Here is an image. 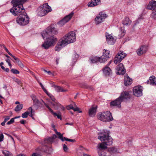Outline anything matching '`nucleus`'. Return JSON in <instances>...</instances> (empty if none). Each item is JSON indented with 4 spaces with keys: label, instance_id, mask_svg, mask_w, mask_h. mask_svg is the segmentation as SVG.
Returning a JSON list of instances; mask_svg holds the SVG:
<instances>
[{
    "label": "nucleus",
    "instance_id": "obj_27",
    "mask_svg": "<svg viewBox=\"0 0 156 156\" xmlns=\"http://www.w3.org/2000/svg\"><path fill=\"white\" fill-rule=\"evenodd\" d=\"M56 91L57 92H65L66 91V90L63 89L62 87L59 86L54 85Z\"/></svg>",
    "mask_w": 156,
    "mask_h": 156
},
{
    "label": "nucleus",
    "instance_id": "obj_2",
    "mask_svg": "<svg viewBox=\"0 0 156 156\" xmlns=\"http://www.w3.org/2000/svg\"><path fill=\"white\" fill-rule=\"evenodd\" d=\"M58 33L57 30L53 26L48 27L46 30L43 31L41 35L43 39L46 38L47 40L42 44V47L48 49L50 47L54 46L57 41L54 35L57 34Z\"/></svg>",
    "mask_w": 156,
    "mask_h": 156
},
{
    "label": "nucleus",
    "instance_id": "obj_45",
    "mask_svg": "<svg viewBox=\"0 0 156 156\" xmlns=\"http://www.w3.org/2000/svg\"><path fill=\"white\" fill-rule=\"evenodd\" d=\"M63 147L64 151L66 152H67L68 150V148L66 144H64L63 145Z\"/></svg>",
    "mask_w": 156,
    "mask_h": 156
},
{
    "label": "nucleus",
    "instance_id": "obj_12",
    "mask_svg": "<svg viewBox=\"0 0 156 156\" xmlns=\"http://www.w3.org/2000/svg\"><path fill=\"white\" fill-rule=\"evenodd\" d=\"M105 36L106 41L108 44L110 45L114 44L116 40L115 38L108 33H106Z\"/></svg>",
    "mask_w": 156,
    "mask_h": 156
},
{
    "label": "nucleus",
    "instance_id": "obj_42",
    "mask_svg": "<svg viewBox=\"0 0 156 156\" xmlns=\"http://www.w3.org/2000/svg\"><path fill=\"white\" fill-rule=\"evenodd\" d=\"M2 153L5 156H8L9 155V152L5 150L2 151Z\"/></svg>",
    "mask_w": 156,
    "mask_h": 156
},
{
    "label": "nucleus",
    "instance_id": "obj_61",
    "mask_svg": "<svg viewBox=\"0 0 156 156\" xmlns=\"http://www.w3.org/2000/svg\"><path fill=\"white\" fill-rule=\"evenodd\" d=\"M3 70H4L5 71H6L7 72H9V69H8V68H6L5 69H5H3Z\"/></svg>",
    "mask_w": 156,
    "mask_h": 156
},
{
    "label": "nucleus",
    "instance_id": "obj_56",
    "mask_svg": "<svg viewBox=\"0 0 156 156\" xmlns=\"http://www.w3.org/2000/svg\"><path fill=\"white\" fill-rule=\"evenodd\" d=\"M39 156V154L37 153H33L32 156Z\"/></svg>",
    "mask_w": 156,
    "mask_h": 156
},
{
    "label": "nucleus",
    "instance_id": "obj_4",
    "mask_svg": "<svg viewBox=\"0 0 156 156\" xmlns=\"http://www.w3.org/2000/svg\"><path fill=\"white\" fill-rule=\"evenodd\" d=\"M76 34L74 32L71 31L66 34L62 39L59 40L55 48V51H59L68 44L76 41Z\"/></svg>",
    "mask_w": 156,
    "mask_h": 156
},
{
    "label": "nucleus",
    "instance_id": "obj_40",
    "mask_svg": "<svg viewBox=\"0 0 156 156\" xmlns=\"http://www.w3.org/2000/svg\"><path fill=\"white\" fill-rule=\"evenodd\" d=\"M44 105H45L48 108L49 111L51 113L53 112V110L49 107V106L46 103H44Z\"/></svg>",
    "mask_w": 156,
    "mask_h": 156
},
{
    "label": "nucleus",
    "instance_id": "obj_16",
    "mask_svg": "<svg viewBox=\"0 0 156 156\" xmlns=\"http://www.w3.org/2000/svg\"><path fill=\"white\" fill-rule=\"evenodd\" d=\"M130 97L129 93L127 91H123L122 92L119 98L122 99V101H123L125 99H127L129 98Z\"/></svg>",
    "mask_w": 156,
    "mask_h": 156
},
{
    "label": "nucleus",
    "instance_id": "obj_34",
    "mask_svg": "<svg viewBox=\"0 0 156 156\" xmlns=\"http://www.w3.org/2000/svg\"><path fill=\"white\" fill-rule=\"evenodd\" d=\"M151 17L154 20H156V10L152 12L151 14Z\"/></svg>",
    "mask_w": 156,
    "mask_h": 156
},
{
    "label": "nucleus",
    "instance_id": "obj_60",
    "mask_svg": "<svg viewBox=\"0 0 156 156\" xmlns=\"http://www.w3.org/2000/svg\"><path fill=\"white\" fill-rule=\"evenodd\" d=\"M51 137L53 138V140H54L56 137H57V136L55 135L54 134Z\"/></svg>",
    "mask_w": 156,
    "mask_h": 156
},
{
    "label": "nucleus",
    "instance_id": "obj_38",
    "mask_svg": "<svg viewBox=\"0 0 156 156\" xmlns=\"http://www.w3.org/2000/svg\"><path fill=\"white\" fill-rule=\"evenodd\" d=\"M14 80L19 85H21L22 83L21 81L20 80L16 78H14Z\"/></svg>",
    "mask_w": 156,
    "mask_h": 156
},
{
    "label": "nucleus",
    "instance_id": "obj_53",
    "mask_svg": "<svg viewBox=\"0 0 156 156\" xmlns=\"http://www.w3.org/2000/svg\"><path fill=\"white\" fill-rule=\"evenodd\" d=\"M50 98H51V100L53 101H54V103L55 101V99L54 97L52 96V95L50 97Z\"/></svg>",
    "mask_w": 156,
    "mask_h": 156
},
{
    "label": "nucleus",
    "instance_id": "obj_41",
    "mask_svg": "<svg viewBox=\"0 0 156 156\" xmlns=\"http://www.w3.org/2000/svg\"><path fill=\"white\" fill-rule=\"evenodd\" d=\"M44 105H45L48 108L49 111L51 113L53 112V110L49 107V106L46 103H44Z\"/></svg>",
    "mask_w": 156,
    "mask_h": 156
},
{
    "label": "nucleus",
    "instance_id": "obj_21",
    "mask_svg": "<svg viewBox=\"0 0 156 156\" xmlns=\"http://www.w3.org/2000/svg\"><path fill=\"white\" fill-rule=\"evenodd\" d=\"M132 23V21L127 17H125L122 21V23L123 25L129 26Z\"/></svg>",
    "mask_w": 156,
    "mask_h": 156
},
{
    "label": "nucleus",
    "instance_id": "obj_23",
    "mask_svg": "<svg viewBox=\"0 0 156 156\" xmlns=\"http://www.w3.org/2000/svg\"><path fill=\"white\" fill-rule=\"evenodd\" d=\"M109 53L110 51L108 50H107L105 49L103 50V54L101 57H102L104 55V57H103V58L105 60V62L107 61L108 58L110 57L111 55Z\"/></svg>",
    "mask_w": 156,
    "mask_h": 156
},
{
    "label": "nucleus",
    "instance_id": "obj_5",
    "mask_svg": "<svg viewBox=\"0 0 156 156\" xmlns=\"http://www.w3.org/2000/svg\"><path fill=\"white\" fill-rule=\"evenodd\" d=\"M99 119L104 122H109L113 120L112 113L109 111H105L98 114Z\"/></svg>",
    "mask_w": 156,
    "mask_h": 156
},
{
    "label": "nucleus",
    "instance_id": "obj_52",
    "mask_svg": "<svg viewBox=\"0 0 156 156\" xmlns=\"http://www.w3.org/2000/svg\"><path fill=\"white\" fill-rule=\"evenodd\" d=\"M74 58H73L74 59V60L75 61V60H76L75 61H76L77 59V58L78 57V54H76L74 55Z\"/></svg>",
    "mask_w": 156,
    "mask_h": 156
},
{
    "label": "nucleus",
    "instance_id": "obj_15",
    "mask_svg": "<svg viewBox=\"0 0 156 156\" xmlns=\"http://www.w3.org/2000/svg\"><path fill=\"white\" fill-rule=\"evenodd\" d=\"M147 50V47L146 46L143 45L141 46L140 48L138 49L136 51V53L139 56H140L145 53Z\"/></svg>",
    "mask_w": 156,
    "mask_h": 156
},
{
    "label": "nucleus",
    "instance_id": "obj_8",
    "mask_svg": "<svg viewBox=\"0 0 156 156\" xmlns=\"http://www.w3.org/2000/svg\"><path fill=\"white\" fill-rule=\"evenodd\" d=\"M126 54L123 51H119L116 55L114 60V63L116 64L120 62L126 56Z\"/></svg>",
    "mask_w": 156,
    "mask_h": 156
},
{
    "label": "nucleus",
    "instance_id": "obj_10",
    "mask_svg": "<svg viewBox=\"0 0 156 156\" xmlns=\"http://www.w3.org/2000/svg\"><path fill=\"white\" fill-rule=\"evenodd\" d=\"M73 14V12H71L69 14L66 16L63 19L60 21L58 23L61 26L64 25L71 19Z\"/></svg>",
    "mask_w": 156,
    "mask_h": 156
},
{
    "label": "nucleus",
    "instance_id": "obj_6",
    "mask_svg": "<svg viewBox=\"0 0 156 156\" xmlns=\"http://www.w3.org/2000/svg\"><path fill=\"white\" fill-rule=\"evenodd\" d=\"M52 10L51 7L48 3H45L40 6L37 9V14L40 16L46 15Z\"/></svg>",
    "mask_w": 156,
    "mask_h": 156
},
{
    "label": "nucleus",
    "instance_id": "obj_32",
    "mask_svg": "<svg viewBox=\"0 0 156 156\" xmlns=\"http://www.w3.org/2000/svg\"><path fill=\"white\" fill-rule=\"evenodd\" d=\"M53 138L51 137H49L47 139H46L44 141V143H51V142H53Z\"/></svg>",
    "mask_w": 156,
    "mask_h": 156
},
{
    "label": "nucleus",
    "instance_id": "obj_54",
    "mask_svg": "<svg viewBox=\"0 0 156 156\" xmlns=\"http://www.w3.org/2000/svg\"><path fill=\"white\" fill-rule=\"evenodd\" d=\"M3 62H1L0 63V66L2 69H5V68L4 66H3Z\"/></svg>",
    "mask_w": 156,
    "mask_h": 156
},
{
    "label": "nucleus",
    "instance_id": "obj_22",
    "mask_svg": "<svg viewBox=\"0 0 156 156\" xmlns=\"http://www.w3.org/2000/svg\"><path fill=\"white\" fill-rule=\"evenodd\" d=\"M132 82V80L129 77L128 75H126L125 76L124 83L126 86H127L131 85Z\"/></svg>",
    "mask_w": 156,
    "mask_h": 156
},
{
    "label": "nucleus",
    "instance_id": "obj_33",
    "mask_svg": "<svg viewBox=\"0 0 156 156\" xmlns=\"http://www.w3.org/2000/svg\"><path fill=\"white\" fill-rule=\"evenodd\" d=\"M57 135L58 136V138L61 139L62 141H65V139H66V137H63V135L62 134L58 132L57 133Z\"/></svg>",
    "mask_w": 156,
    "mask_h": 156
},
{
    "label": "nucleus",
    "instance_id": "obj_29",
    "mask_svg": "<svg viewBox=\"0 0 156 156\" xmlns=\"http://www.w3.org/2000/svg\"><path fill=\"white\" fill-rule=\"evenodd\" d=\"M58 113L54 112L53 111V112H52L51 114H52L54 116H57L58 119H60V120L62 119L61 112H58Z\"/></svg>",
    "mask_w": 156,
    "mask_h": 156
},
{
    "label": "nucleus",
    "instance_id": "obj_19",
    "mask_svg": "<svg viewBox=\"0 0 156 156\" xmlns=\"http://www.w3.org/2000/svg\"><path fill=\"white\" fill-rule=\"evenodd\" d=\"M100 3V0H92L88 3L87 5L88 7H92L99 5Z\"/></svg>",
    "mask_w": 156,
    "mask_h": 156
},
{
    "label": "nucleus",
    "instance_id": "obj_36",
    "mask_svg": "<svg viewBox=\"0 0 156 156\" xmlns=\"http://www.w3.org/2000/svg\"><path fill=\"white\" fill-rule=\"evenodd\" d=\"M11 71L14 74H17L20 73V72L16 69H11Z\"/></svg>",
    "mask_w": 156,
    "mask_h": 156
},
{
    "label": "nucleus",
    "instance_id": "obj_58",
    "mask_svg": "<svg viewBox=\"0 0 156 156\" xmlns=\"http://www.w3.org/2000/svg\"><path fill=\"white\" fill-rule=\"evenodd\" d=\"M28 110L30 112H32L33 111V110L31 107L29 108L28 109Z\"/></svg>",
    "mask_w": 156,
    "mask_h": 156
},
{
    "label": "nucleus",
    "instance_id": "obj_50",
    "mask_svg": "<svg viewBox=\"0 0 156 156\" xmlns=\"http://www.w3.org/2000/svg\"><path fill=\"white\" fill-rule=\"evenodd\" d=\"M4 136L2 133L0 135V142L2 141L3 140Z\"/></svg>",
    "mask_w": 156,
    "mask_h": 156
},
{
    "label": "nucleus",
    "instance_id": "obj_55",
    "mask_svg": "<svg viewBox=\"0 0 156 156\" xmlns=\"http://www.w3.org/2000/svg\"><path fill=\"white\" fill-rule=\"evenodd\" d=\"M3 48L5 49V51H6V52L8 53L9 55V53H11L9 51V50H8V49L6 48L5 46H3Z\"/></svg>",
    "mask_w": 156,
    "mask_h": 156
},
{
    "label": "nucleus",
    "instance_id": "obj_13",
    "mask_svg": "<svg viewBox=\"0 0 156 156\" xmlns=\"http://www.w3.org/2000/svg\"><path fill=\"white\" fill-rule=\"evenodd\" d=\"M122 102V99L119 97L115 100L112 101L110 103V105L111 107L120 108H121V103Z\"/></svg>",
    "mask_w": 156,
    "mask_h": 156
},
{
    "label": "nucleus",
    "instance_id": "obj_57",
    "mask_svg": "<svg viewBox=\"0 0 156 156\" xmlns=\"http://www.w3.org/2000/svg\"><path fill=\"white\" fill-rule=\"evenodd\" d=\"M26 121L24 120H21L20 121V123L22 124H24Z\"/></svg>",
    "mask_w": 156,
    "mask_h": 156
},
{
    "label": "nucleus",
    "instance_id": "obj_62",
    "mask_svg": "<svg viewBox=\"0 0 156 156\" xmlns=\"http://www.w3.org/2000/svg\"><path fill=\"white\" fill-rule=\"evenodd\" d=\"M44 71L45 72H47L48 73V74H49V75H51V72L50 71H47L46 70H45V69H44Z\"/></svg>",
    "mask_w": 156,
    "mask_h": 156
},
{
    "label": "nucleus",
    "instance_id": "obj_3",
    "mask_svg": "<svg viewBox=\"0 0 156 156\" xmlns=\"http://www.w3.org/2000/svg\"><path fill=\"white\" fill-rule=\"evenodd\" d=\"M110 132L106 129H103L98 133V138L103 143L99 144L97 146L98 150H102L106 149L107 145H110L112 143V139L109 136Z\"/></svg>",
    "mask_w": 156,
    "mask_h": 156
},
{
    "label": "nucleus",
    "instance_id": "obj_47",
    "mask_svg": "<svg viewBox=\"0 0 156 156\" xmlns=\"http://www.w3.org/2000/svg\"><path fill=\"white\" fill-rule=\"evenodd\" d=\"M9 55H10L11 57H12L15 60L17 61L18 60H19V59L18 58L14 56L12 54H11V53H9Z\"/></svg>",
    "mask_w": 156,
    "mask_h": 156
},
{
    "label": "nucleus",
    "instance_id": "obj_31",
    "mask_svg": "<svg viewBox=\"0 0 156 156\" xmlns=\"http://www.w3.org/2000/svg\"><path fill=\"white\" fill-rule=\"evenodd\" d=\"M23 107V104H20L17 105L15 108V111L16 112H18L22 109Z\"/></svg>",
    "mask_w": 156,
    "mask_h": 156
},
{
    "label": "nucleus",
    "instance_id": "obj_26",
    "mask_svg": "<svg viewBox=\"0 0 156 156\" xmlns=\"http://www.w3.org/2000/svg\"><path fill=\"white\" fill-rule=\"evenodd\" d=\"M48 147L46 146H44L42 148H37V151L40 150L42 152H44L46 153H49V151H48Z\"/></svg>",
    "mask_w": 156,
    "mask_h": 156
},
{
    "label": "nucleus",
    "instance_id": "obj_39",
    "mask_svg": "<svg viewBox=\"0 0 156 156\" xmlns=\"http://www.w3.org/2000/svg\"><path fill=\"white\" fill-rule=\"evenodd\" d=\"M14 122V118H12L10 120V121H8L7 123V124L8 125H10L11 124H12Z\"/></svg>",
    "mask_w": 156,
    "mask_h": 156
},
{
    "label": "nucleus",
    "instance_id": "obj_37",
    "mask_svg": "<svg viewBox=\"0 0 156 156\" xmlns=\"http://www.w3.org/2000/svg\"><path fill=\"white\" fill-rule=\"evenodd\" d=\"M98 156H105V152L102 150H98Z\"/></svg>",
    "mask_w": 156,
    "mask_h": 156
},
{
    "label": "nucleus",
    "instance_id": "obj_25",
    "mask_svg": "<svg viewBox=\"0 0 156 156\" xmlns=\"http://www.w3.org/2000/svg\"><path fill=\"white\" fill-rule=\"evenodd\" d=\"M150 83V84L156 85V78L153 76H151L149 78Z\"/></svg>",
    "mask_w": 156,
    "mask_h": 156
},
{
    "label": "nucleus",
    "instance_id": "obj_48",
    "mask_svg": "<svg viewBox=\"0 0 156 156\" xmlns=\"http://www.w3.org/2000/svg\"><path fill=\"white\" fill-rule=\"evenodd\" d=\"M31 97L32 98V100L34 102V101L36 100L37 99L36 96L34 95H32L31 96Z\"/></svg>",
    "mask_w": 156,
    "mask_h": 156
},
{
    "label": "nucleus",
    "instance_id": "obj_51",
    "mask_svg": "<svg viewBox=\"0 0 156 156\" xmlns=\"http://www.w3.org/2000/svg\"><path fill=\"white\" fill-rule=\"evenodd\" d=\"M65 140H66L67 141H69L70 142H74L75 141V140L70 139L68 138H67L66 137V139H65Z\"/></svg>",
    "mask_w": 156,
    "mask_h": 156
},
{
    "label": "nucleus",
    "instance_id": "obj_20",
    "mask_svg": "<svg viewBox=\"0 0 156 156\" xmlns=\"http://www.w3.org/2000/svg\"><path fill=\"white\" fill-rule=\"evenodd\" d=\"M97 107H92L90 108L89 111V115L90 117L94 116L97 112Z\"/></svg>",
    "mask_w": 156,
    "mask_h": 156
},
{
    "label": "nucleus",
    "instance_id": "obj_59",
    "mask_svg": "<svg viewBox=\"0 0 156 156\" xmlns=\"http://www.w3.org/2000/svg\"><path fill=\"white\" fill-rule=\"evenodd\" d=\"M6 122H5V121H4V120L3 122H2L1 123V125L3 126H4L5 125V123Z\"/></svg>",
    "mask_w": 156,
    "mask_h": 156
},
{
    "label": "nucleus",
    "instance_id": "obj_43",
    "mask_svg": "<svg viewBox=\"0 0 156 156\" xmlns=\"http://www.w3.org/2000/svg\"><path fill=\"white\" fill-rule=\"evenodd\" d=\"M3 118L5 119L4 121L6 122L10 119V116H4Z\"/></svg>",
    "mask_w": 156,
    "mask_h": 156
},
{
    "label": "nucleus",
    "instance_id": "obj_11",
    "mask_svg": "<svg viewBox=\"0 0 156 156\" xmlns=\"http://www.w3.org/2000/svg\"><path fill=\"white\" fill-rule=\"evenodd\" d=\"M116 73L117 74L124 75L126 72V69L124 68L123 64L121 63L118 65L115 68Z\"/></svg>",
    "mask_w": 156,
    "mask_h": 156
},
{
    "label": "nucleus",
    "instance_id": "obj_18",
    "mask_svg": "<svg viewBox=\"0 0 156 156\" xmlns=\"http://www.w3.org/2000/svg\"><path fill=\"white\" fill-rule=\"evenodd\" d=\"M104 74L106 76H108L112 74V71L111 69L106 66L102 69Z\"/></svg>",
    "mask_w": 156,
    "mask_h": 156
},
{
    "label": "nucleus",
    "instance_id": "obj_14",
    "mask_svg": "<svg viewBox=\"0 0 156 156\" xmlns=\"http://www.w3.org/2000/svg\"><path fill=\"white\" fill-rule=\"evenodd\" d=\"M104 55L102 57H92L90 58L91 62L93 63H97L98 62L100 63L105 62V59L103 58Z\"/></svg>",
    "mask_w": 156,
    "mask_h": 156
},
{
    "label": "nucleus",
    "instance_id": "obj_24",
    "mask_svg": "<svg viewBox=\"0 0 156 156\" xmlns=\"http://www.w3.org/2000/svg\"><path fill=\"white\" fill-rule=\"evenodd\" d=\"M51 103L54 106L55 109L56 110L58 109L59 107H60L63 110L65 109V108L58 102H55L54 103Z\"/></svg>",
    "mask_w": 156,
    "mask_h": 156
},
{
    "label": "nucleus",
    "instance_id": "obj_49",
    "mask_svg": "<svg viewBox=\"0 0 156 156\" xmlns=\"http://www.w3.org/2000/svg\"><path fill=\"white\" fill-rule=\"evenodd\" d=\"M31 97L32 98V100L34 102V101L36 100L37 99L36 96L34 95H32L31 96Z\"/></svg>",
    "mask_w": 156,
    "mask_h": 156
},
{
    "label": "nucleus",
    "instance_id": "obj_46",
    "mask_svg": "<svg viewBox=\"0 0 156 156\" xmlns=\"http://www.w3.org/2000/svg\"><path fill=\"white\" fill-rule=\"evenodd\" d=\"M17 62L19 66L22 68H23L24 67L23 64L19 60Z\"/></svg>",
    "mask_w": 156,
    "mask_h": 156
},
{
    "label": "nucleus",
    "instance_id": "obj_17",
    "mask_svg": "<svg viewBox=\"0 0 156 156\" xmlns=\"http://www.w3.org/2000/svg\"><path fill=\"white\" fill-rule=\"evenodd\" d=\"M156 7V1L151 0L149 2L147 5V9L151 10H154Z\"/></svg>",
    "mask_w": 156,
    "mask_h": 156
},
{
    "label": "nucleus",
    "instance_id": "obj_30",
    "mask_svg": "<svg viewBox=\"0 0 156 156\" xmlns=\"http://www.w3.org/2000/svg\"><path fill=\"white\" fill-rule=\"evenodd\" d=\"M66 108L68 110L73 109L74 111H78V108L77 107L75 108H74L73 106L72 105H70L66 107Z\"/></svg>",
    "mask_w": 156,
    "mask_h": 156
},
{
    "label": "nucleus",
    "instance_id": "obj_44",
    "mask_svg": "<svg viewBox=\"0 0 156 156\" xmlns=\"http://www.w3.org/2000/svg\"><path fill=\"white\" fill-rule=\"evenodd\" d=\"M34 104L38 105L40 104V102L39 100L37 99L36 100L33 102Z\"/></svg>",
    "mask_w": 156,
    "mask_h": 156
},
{
    "label": "nucleus",
    "instance_id": "obj_7",
    "mask_svg": "<svg viewBox=\"0 0 156 156\" xmlns=\"http://www.w3.org/2000/svg\"><path fill=\"white\" fill-rule=\"evenodd\" d=\"M107 17V15L103 12H100L94 19L95 23L98 25L103 22Z\"/></svg>",
    "mask_w": 156,
    "mask_h": 156
},
{
    "label": "nucleus",
    "instance_id": "obj_9",
    "mask_svg": "<svg viewBox=\"0 0 156 156\" xmlns=\"http://www.w3.org/2000/svg\"><path fill=\"white\" fill-rule=\"evenodd\" d=\"M143 87L141 86L135 87L133 89V95L137 97H140L143 95Z\"/></svg>",
    "mask_w": 156,
    "mask_h": 156
},
{
    "label": "nucleus",
    "instance_id": "obj_28",
    "mask_svg": "<svg viewBox=\"0 0 156 156\" xmlns=\"http://www.w3.org/2000/svg\"><path fill=\"white\" fill-rule=\"evenodd\" d=\"M108 151L111 153H115L117 152L118 149L116 147H112L109 148Z\"/></svg>",
    "mask_w": 156,
    "mask_h": 156
},
{
    "label": "nucleus",
    "instance_id": "obj_1",
    "mask_svg": "<svg viewBox=\"0 0 156 156\" xmlns=\"http://www.w3.org/2000/svg\"><path fill=\"white\" fill-rule=\"evenodd\" d=\"M27 0H12L11 2L13 4V7L10 9V11L14 16L18 15L16 19L17 23L19 25L24 26L29 22V18L25 12L23 4Z\"/></svg>",
    "mask_w": 156,
    "mask_h": 156
},
{
    "label": "nucleus",
    "instance_id": "obj_35",
    "mask_svg": "<svg viewBox=\"0 0 156 156\" xmlns=\"http://www.w3.org/2000/svg\"><path fill=\"white\" fill-rule=\"evenodd\" d=\"M30 114V112L26 111L22 114V117L23 118H27L28 115Z\"/></svg>",
    "mask_w": 156,
    "mask_h": 156
},
{
    "label": "nucleus",
    "instance_id": "obj_64",
    "mask_svg": "<svg viewBox=\"0 0 156 156\" xmlns=\"http://www.w3.org/2000/svg\"><path fill=\"white\" fill-rule=\"evenodd\" d=\"M7 62L8 63V64L10 62V60L9 59H8L6 60Z\"/></svg>",
    "mask_w": 156,
    "mask_h": 156
},
{
    "label": "nucleus",
    "instance_id": "obj_63",
    "mask_svg": "<svg viewBox=\"0 0 156 156\" xmlns=\"http://www.w3.org/2000/svg\"><path fill=\"white\" fill-rule=\"evenodd\" d=\"M16 156H26V155L25 154H18Z\"/></svg>",
    "mask_w": 156,
    "mask_h": 156
}]
</instances>
